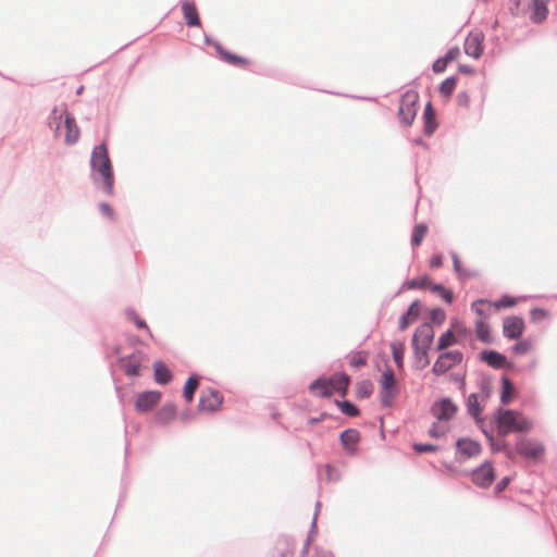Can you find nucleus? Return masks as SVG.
<instances>
[{"label":"nucleus","mask_w":557,"mask_h":557,"mask_svg":"<svg viewBox=\"0 0 557 557\" xmlns=\"http://www.w3.org/2000/svg\"><path fill=\"white\" fill-rule=\"evenodd\" d=\"M467 405H468L469 413L471 416L476 418L481 413L482 408L479 405V397H478V395H475V394L469 395Z\"/></svg>","instance_id":"obj_38"},{"label":"nucleus","mask_w":557,"mask_h":557,"mask_svg":"<svg viewBox=\"0 0 557 557\" xmlns=\"http://www.w3.org/2000/svg\"><path fill=\"white\" fill-rule=\"evenodd\" d=\"M459 54H460L459 48L458 47H454V48L448 50V52L446 53L444 59L449 63V62H453V61L457 60Z\"/></svg>","instance_id":"obj_50"},{"label":"nucleus","mask_w":557,"mask_h":557,"mask_svg":"<svg viewBox=\"0 0 557 557\" xmlns=\"http://www.w3.org/2000/svg\"><path fill=\"white\" fill-rule=\"evenodd\" d=\"M515 387L509 379L504 377L503 379V391L500 395V400L503 404H508L511 400V397L513 395Z\"/></svg>","instance_id":"obj_32"},{"label":"nucleus","mask_w":557,"mask_h":557,"mask_svg":"<svg viewBox=\"0 0 557 557\" xmlns=\"http://www.w3.org/2000/svg\"><path fill=\"white\" fill-rule=\"evenodd\" d=\"M472 310L480 317L482 318H486L488 314H490V311H491V302L484 300V299H479V300H475L473 304H472Z\"/></svg>","instance_id":"obj_29"},{"label":"nucleus","mask_w":557,"mask_h":557,"mask_svg":"<svg viewBox=\"0 0 557 557\" xmlns=\"http://www.w3.org/2000/svg\"><path fill=\"white\" fill-rule=\"evenodd\" d=\"M457 102L460 107L467 108L470 103V96L466 91H461L457 96Z\"/></svg>","instance_id":"obj_51"},{"label":"nucleus","mask_w":557,"mask_h":557,"mask_svg":"<svg viewBox=\"0 0 557 557\" xmlns=\"http://www.w3.org/2000/svg\"><path fill=\"white\" fill-rule=\"evenodd\" d=\"M453 263H454V270L458 274V277L460 280H467L476 276V272L474 270L465 269L461 265L460 259L456 253L451 255Z\"/></svg>","instance_id":"obj_25"},{"label":"nucleus","mask_w":557,"mask_h":557,"mask_svg":"<svg viewBox=\"0 0 557 557\" xmlns=\"http://www.w3.org/2000/svg\"><path fill=\"white\" fill-rule=\"evenodd\" d=\"M459 72L465 73V74H473L474 73L472 67H470L468 65H463V64L459 65Z\"/></svg>","instance_id":"obj_57"},{"label":"nucleus","mask_w":557,"mask_h":557,"mask_svg":"<svg viewBox=\"0 0 557 557\" xmlns=\"http://www.w3.org/2000/svg\"><path fill=\"white\" fill-rule=\"evenodd\" d=\"M451 332L454 334H456V336L461 341L462 338L466 337L467 333H468V330L466 327V325L460 322L459 320H451L450 322V327Z\"/></svg>","instance_id":"obj_40"},{"label":"nucleus","mask_w":557,"mask_h":557,"mask_svg":"<svg viewBox=\"0 0 557 557\" xmlns=\"http://www.w3.org/2000/svg\"><path fill=\"white\" fill-rule=\"evenodd\" d=\"M99 209L103 215H106L109 219H113V215H114L113 210L109 203H107V202L100 203Z\"/></svg>","instance_id":"obj_53"},{"label":"nucleus","mask_w":557,"mask_h":557,"mask_svg":"<svg viewBox=\"0 0 557 557\" xmlns=\"http://www.w3.org/2000/svg\"><path fill=\"white\" fill-rule=\"evenodd\" d=\"M426 233H428L426 224L420 223V224L416 225L413 233H412V238H411L412 245L419 246L422 243V240L424 239Z\"/></svg>","instance_id":"obj_31"},{"label":"nucleus","mask_w":557,"mask_h":557,"mask_svg":"<svg viewBox=\"0 0 557 557\" xmlns=\"http://www.w3.org/2000/svg\"><path fill=\"white\" fill-rule=\"evenodd\" d=\"M423 120H424V133L430 136L434 133V131L437 127V124L435 121V112H434L431 103H428L424 109Z\"/></svg>","instance_id":"obj_21"},{"label":"nucleus","mask_w":557,"mask_h":557,"mask_svg":"<svg viewBox=\"0 0 557 557\" xmlns=\"http://www.w3.org/2000/svg\"><path fill=\"white\" fill-rule=\"evenodd\" d=\"M475 333L478 338L483 343H491L492 336L488 324L483 320L479 319L475 321Z\"/></svg>","instance_id":"obj_27"},{"label":"nucleus","mask_w":557,"mask_h":557,"mask_svg":"<svg viewBox=\"0 0 557 557\" xmlns=\"http://www.w3.org/2000/svg\"><path fill=\"white\" fill-rule=\"evenodd\" d=\"M497 429L500 435L512 432H529L533 423L521 412L510 409H500L497 412Z\"/></svg>","instance_id":"obj_3"},{"label":"nucleus","mask_w":557,"mask_h":557,"mask_svg":"<svg viewBox=\"0 0 557 557\" xmlns=\"http://www.w3.org/2000/svg\"><path fill=\"white\" fill-rule=\"evenodd\" d=\"M413 449L417 453H429V451L436 450V446L431 445V444H414Z\"/></svg>","instance_id":"obj_49"},{"label":"nucleus","mask_w":557,"mask_h":557,"mask_svg":"<svg viewBox=\"0 0 557 557\" xmlns=\"http://www.w3.org/2000/svg\"><path fill=\"white\" fill-rule=\"evenodd\" d=\"M419 313V304L418 301H414L410 305L408 311L399 319V329L401 331L406 330L411 323H413L418 319Z\"/></svg>","instance_id":"obj_18"},{"label":"nucleus","mask_w":557,"mask_h":557,"mask_svg":"<svg viewBox=\"0 0 557 557\" xmlns=\"http://www.w3.org/2000/svg\"><path fill=\"white\" fill-rule=\"evenodd\" d=\"M484 35L481 32H472L465 40V52L467 55L479 59L484 50Z\"/></svg>","instance_id":"obj_12"},{"label":"nucleus","mask_w":557,"mask_h":557,"mask_svg":"<svg viewBox=\"0 0 557 557\" xmlns=\"http://www.w3.org/2000/svg\"><path fill=\"white\" fill-rule=\"evenodd\" d=\"M442 263H443L442 255H435L430 260V267L433 269L440 268L442 265Z\"/></svg>","instance_id":"obj_55"},{"label":"nucleus","mask_w":557,"mask_h":557,"mask_svg":"<svg viewBox=\"0 0 557 557\" xmlns=\"http://www.w3.org/2000/svg\"><path fill=\"white\" fill-rule=\"evenodd\" d=\"M447 64L448 62L444 59V58H441V59H437L434 63H433V71L435 73H442L445 71V69L447 67Z\"/></svg>","instance_id":"obj_48"},{"label":"nucleus","mask_w":557,"mask_h":557,"mask_svg":"<svg viewBox=\"0 0 557 557\" xmlns=\"http://www.w3.org/2000/svg\"><path fill=\"white\" fill-rule=\"evenodd\" d=\"M457 449L462 456L470 458L480 455L482 448L475 441L461 438L457 442Z\"/></svg>","instance_id":"obj_16"},{"label":"nucleus","mask_w":557,"mask_h":557,"mask_svg":"<svg viewBox=\"0 0 557 557\" xmlns=\"http://www.w3.org/2000/svg\"><path fill=\"white\" fill-rule=\"evenodd\" d=\"M373 385L370 381L359 382L356 386V394L359 398H367L372 394Z\"/></svg>","instance_id":"obj_37"},{"label":"nucleus","mask_w":557,"mask_h":557,"mask_svg":"<svg viewBox=\"0 0 557 557\" xmlns=\"http://www.w3.org/2000/svg\"><path fill=\"white\" fill-rule=\"evenodd\" d=\"M380 399L384 407H391L399 394L398 382L392 369H386L379 381Z\"/></svg>","instance_id":"obj_5"},{"label":"nucleus","mask_w":557,"mask_h":557,"mask_svg":"<svg viewBox=\"0 0 557 557\" xmlns=\"http://www.w3.org/2000/svg\"><path fill=\"white\" fill-rule=\"evenodd\" d=\"M341 411L349 417H356L359 413L358 408L349 401H336Z\"/></svg>","instance_id":"obj_42"},{"label":"nucleus","mask_w":557,"mask_h":557,"mask_svg":"<svg viewBox=\"0 0 557 557\" xmlns=\"http://www.w3.org/2000/svg\"><path fill=\"white\" fill-rule=\"evenodd\" d=\"M438 295L447 302V304H451L453 300H454V295H453V292L447 289V288H444L441 293H438Z\"/></svg>","instance_id":"obj_54"},{"label":"nucleus","mask_w":557,"mask_h":557,"mask_svg":"<svg viewBox=\"0 0 557 557\" xmlns=\"http://www.w3.org/2000/svg\"><path fill=\"white\" fill-rule=\"evenodd\" d=\"M175 413H176L175 407L172 405H166L159 410L158 420L161 422H164V423L169 422L175 417Z\"/></svg>","instance_id":"obj_36"},{"label":"nucleus","mask_w":557,"mask_h":557,"mask_svg":"<svg viewBox=\"0 0 557 557\" xmlns=\"http://www.w3.org/2000/svg\"><path fill=\"white\" fill-rule=\"evenodd\" d=\"M49 126L51 129H54L55 136H60L64 133V141L66 145H73L79 138V127L75 119L67 113L65 106L52 110Z\"/></svg>","instance_id":"obj_2"},{"label":"nucleus","mask_w":557,"mask_h":557,"mask_svg":"<svg viewBox=\"0 0 557 557\" xmlns=\"http://www.w3.org/2000/svg\"><path fill=\"white\" fill-rule=\"evenodd\" d=\"M221 54L225 61H227L234 65L244 66L249 63V61L247 59L235 55V54L224 53V52H221Z\"/></svg>","instance_id":"obj_43"},{"label":"nucleus","mask_w":557,"mask_h":557,"mask_svg":"<svg viewBox=\"0 0 557 557\" xmlns=\"http://www.w3.org/2000/svg\"><path fill=\"white\" fill-rule=\"evenodd\" d=\"M161 399V393L148 391L140 393L135 401V409L139 412H147L154 408Z\"/></svg>","instance_id":"obj_14"},{"label":"nucleus","mask_w":557,"mask_h":557,"mask_svg":"<svg viewBox=\"0 0 557 557\" xmlns=\"http://www.w3.org/2000/svg\"><path fill=\"white\" fill-rule=\"evenodd\" d=\"M459 342H460V339L449 329L440 336L438 343H437V350H445L448 347H450Z\"/></svg>","instance_id":"obj_26"},{"label":"nucleus","mask_w":557,"mask_h":557,"mask_svg":"<svg viewBox=\"0 0 557 557\" xmlns=\"http://www.w3.org/2000/svg\"><path fill=\"white\" fill-rule=\"evenodd\" d=\"M419 95L414 90L406 91L400 99L398 114L405 125H411L418 112Z\"/></svg>","instance_id":"obj_7"},{"label":"nucleus","mask_w":557,"mask_h":557,"mask_svg":"<svg viewBox=\"0 0 557 557\" xmlns=\"http://www.w3.org/2000/svg\"><path fill=\"white\" fill-rule=\"evenodd\" d=\"M446 319L445 312L442 309H435L432 311V321L442 324Z\"/></svg>","instance_id":"obj_47"},{"label":"nucleus","mask_w":557,"mask_h":557,"mask_svg":"<svg viewBox=\"0 0 557 557\" xmlns=\"http://www.w3.org/2000/svg\"><path fill=\"white\" fill-rule=\"evenodd\" d=\"M525 324L522 318L507 317L503 321L504 336L509 339H518L524 332Z\"/></svg>","instance_id":"obj_13"},{"label":"nucleus","mask_w":557,"mask_h":557,"mask_svg":"<svg viewBox=\"0 0 557 557\" xmlns=\"http://www.w3.org/2000/svg\"><path fill=\"white\" fill-rule=\"evenodd\" d=\"M431 288L432 292L434 293H441L445 287L441 284H432L431 283V286H429Z\"/></svg>","instance_id":"obj_58"},{"label":"nucleus","mask_w":557,"mask_h":557,"mask_svg":"<svg viewBox=\"0 0 557 557\" xmlns=\"http://www.w3.org/2000/svg\"><path fill=\"white\" fill-rule=\"evenodd\" d=\"M456 85H457V81L455 77L446 78L440 86L441 95H443L445 98H449L453 95V92L456 88Z\"/></svg>","instance_id":"obj_34"},{"label":"nucleus","mask_w":557,"mask_h":557,"mask_svg":"<svg viewBox=\"0 0 557 557\" xmlns=\"http://www.w3.org/2000/svg\"><path fill=\"white\" fill-rule=\"evenodd\" d=\"M324 418H325V414H322L320 418H311V419H309L308 422L310 424L318 423V422L322 421Z\"/></svg>","instance_id":"obj_59"},{"label":"nucleus","mask_w":557,"mask_h":557,"mask_svg":"<svg viewBox=\"0 0 557 557\" xmlns=\"http://www.w3.org/2000/svg\"><path fill=\"white\" fill-rule=\"evenodd\" d=\"M90 164L94 180H101L103 191L108 195H113L114 174L106 144L98 145L94 148Z\"/></svg>","instance_id":"obj_1"},{"label":"nucleus","mask_w":557,"mask_h":557,"mask_svg":"<svg viewBox=\"0 0 557 557\" xmlns=\"http://www.w3.org/2000/svg\"><path fill=\"white\" fill-rule=\"evenodd\" d=\"M516 451L523 458L540 461L545 455V446L536 440L523 437L516 443Z\"/></svg>","instance_id":"obj_8"},{"label":"nucleus","mask_w":557,"mask_h":557,"mask_svg":"<svg viewBox=\"0 0 557 557\" xmlns=\"http://www.w3.org/2000/svg\"><path fill=\"white\" fill-rule=\"evenodd\" d=\"M516 305V301L509 297H503L499 299L496 304V308H504V307H512Z\"/></svg>","instance_id":"obj_52"},{"label":"nucleus","mask_w":557,"mask_h":557,"mask_svg":"<svg viewBox=\"0 0 557 557\" xmlns=\"http://www.w3.org/2000/svg\"><path fill=\"white\" fill-rule=\"evenodd\" d=\"M141 362L143 355L140 352H135L120 360L121 368L123 369L125 374L129 376L139 375Z\"/></svg>","instance_id":"obj_15"},{"label":"nucleus","mask_w":557,"mask_h":557,"mask_svg":"<svg viewBox=\"0 0 557 557\" xmlns=\"http://www.w3.org/2000/svg\"><path fill=\"white\" fill-rule=\"evenodd\" d=\"M472 482L479 487H488L495 480V470L491 462L485 461L472 474Z\"/></svg>","instance_id":"obj_10"},{"label":"nucleus","mask_w":557,"mask_h":557,"mask_svg":"<svg viewBox=\"0 0 557 557\" xmlns=\"http://www.w3.org/2000/svg\"><path fill=\"white\" fill-rule=\"evenodd\" d=\"M548 317V312L541 308H535L531 310V318L533 321H541Z\"/></svg>","instance_id":"obj_45"},{"label":"nucleus","mask_w":557,"mask_h":557,"mask_svg":"<svg viewBox=\"0 0 557 557\" xmlns=\"http://www.w3.org/2000/svg\"><path fill=\"white\" fill-rule=\"evenodd\" d=\"M533 349V342L530 338L519 341L512 347L515 355H527Z\"/></svg>","instance_id":"obj_30"},{"label":"nucleus","mask_w":557,"mask_h":557,"mask_svg":"<svg viewBox=\"0 0 557 557\" xmlns=\"http://www.w3.org/2000/svg\"><path fill=\"white\" fill-rule=\"evenodd\" d=\"M223 403V397L215 392H211V411L216 410Z\"/></svg>","instance_id":"obj_46"},{"label":"nucleus","mask_w":557,"mask_h":557,"mask_svg":"<svg viewBox=\"0 0 557 557\" xmlns=\"http://www.w3.org/2000/svg\"><path fill=\"white\" fill-rule=\"evenodd\" d=\"M408 285L410 288H425L431 286V281L424 276L410 281Z\"/></svg>","instance_id":"obj_44"},{"label":"nucleus","mask_w":557,"mask_h":557,"mask_svg":"<svg viewBox=\"0 0 557 557\" xmlns=\"http://www.w3.org/2000/svg\"><path fill=\"white\" fill-rule=\"evenodd\" d=\"M391 350L397 368L401 369L404 366L405 344L403 342H393Z\"/></svg>","instance_id":"obj_28"},{"label":"nucleus","mask_w":557,"mask_h":557,"mask_svg":"<svg viewBox=\"0 0 557 557\" xmlns=\"http://www.w3.org/2000/svg\"><path fill=\"white\" fill-rule=\"evenodd\" d=\"M368 354L364 351H358L354 354L349 360V364L355 368L363 367L367 364Z\"/></svg>","instance_id":"obj_41"},{"label":"nucleus","mask_w":557,"mask_h":557,"mask_svg":"<svg viewBox=\"0 0 557 557\" xmlns=\"http://www.w3.org/2000/svg\"><path fill=\"white\" fill-rule=\"evenodd\" d=\"M547 2L548 0H533V15L535 22H542L547 16Z\"/></svg>","instance_id":"obj_24"},{"label":"nucleus","mask_w":557,"mask_h":557,"mask_svg":"<svg viewBox=\"0 0 557 557\" xmlns=\"http://www.w3.org/2000/svg\"><path fill=\"white\" fill-rule=\"evenodd\" d=\"M462 361V354L458 350L443 352L438 356L432 367V372L442 375Z\"/></svg>","instance_id":"obj_9"},{"label":"nucleus","mask_w":557,"mask_h":557,"mask_svg":"<svg viewBox=\"0 0 557 557\" xmlns=\"http://www.w3.org/2000/svg\"><path fill=\"white\" fill-rule=\"evenodd\" d=\"M433 338L434 330L430 323L419 325L412 337V346L416 355L426 358Z\"/></svg>","instance_id":"obj_6"},{"label":"nucleus","mask_w":557,"mask_h":557,"mask_svg":"<svg viewBox=\"0 0 557 557\" xmlns=\"http://www.w3.org/2000/svg\"><path fill=\"white\" fill-rule=\"evenodd\" d=\"M154 369V380L159 384H166L171 381L172 374L171 371L168 369V367L162 363L161 361H158L153 366Z\"/></svg>","instance_id":"obj_22"},{"label":"nucleus","mask_w":557,"mask_h":557,"mask_svg":"<svg viewBox=\"0 0 557 557\" xmlns=\"http://www.w3.org/2000/svg\"><path fill=\"white\" fill-rule=\"evenodd\" d=\"M482 359L491 367L503 368L506 364V357L497 351H483Z\"/></svg>","instance_id":"obj_23"},{"label":"nucleus","mask_w":557,"mask_h":557,"mask_svg":"<svg viewBox=\"0 0 557 557\" xmlns=\"http://www.w3.org/2000/svg\"><path fill=\"white\" fill-rule=\"evenodd\" d=\"M359 432L355 429L345 430L341 434V442L343 446L350 453L355 451L356 445L359 442Z\"/></svg>","instance_id":"obj_19"},{"label":"nucleus","mask_w":557,"mask_h":557,"mask_svg":"<svg viewBox=\"0 0 557 557\" xmlns=\"http://www.w3.org/2000/svg\"><path fill=\"white\" fill-rule=\"evenodd\" d=\"M509 483V478H504L500 482L496 485V493L503 492Z\"/></svg>","instance_id":"obj_56"},{"label":"nucleus","mask_w":557,"mask_h":557,"mask_svg":"<svg viewBox=\"0 0 557 557\" xmlns=\"http://www.w3.org/2000/svg\"><path fill=\"white\" fill-rule=\"evenodd\" d=\"M269 557H294V547L286 539L278 540L271 549Z\"/></svg>","instance_id":"obj_17"},{"label":"nucleus","mask_w":557,"mask_h":557,"mask_svg":"<svg viewBox=\"0 0 557 557\" xmlns=\"http://www.w3.org/2000/svg\"><path fill=\"white\" fill-rule=\"evenodd\" d=\"M182 11H183L184 18L188 26L200 25L197 9L193 3L188 2V1L183 2Z\"/></svg>","instance_id":"obj_20"},{"label":"nucleus","mask_w":557,"mask_h":557,"mask_svg":"<svg viewBox=\"0 0 557 557\" xmlns=\"http://www.w3.org/2000/svg\"><path fill=\"white\" fill-rule=\"evenodd\" d=\"M449 431V425L446 422L437 421L429 430V434L432 437L438 438L444 436Z\"/></svg>","instance_id":"obj_33"},{"label":"nucleus","mask_w":557,"mask_h":557,"mask_svg":"<svg viewBox=\"0 0 557 557\" xmlns=\"http://www.w3.org/2000/svg\"><path fill=\"white\" fill-rule=\"evenodd\" d=\"M349 376L335 373L329 379H319L310 385V391L320 397H331L334 394L345 396L349 385Z\"/></svg>","instance_id":"obj_4"},{"label":"nucleus","mask_w":557,"mask_h":557,"mask_svg":"<svg viewBox=\"0 0 557 557\" xmlns=\"http://www.w3.org/2000/svg\"><path fill=\"white\" fill-rule=\"evenodd\" d=\"M198 387V379L189 377L184 387V397L187 401H191L195 391Z\"/></svg>","instance_id":"obj_39"},{"label":"nucleus","mask_w":557,"mask_h":557,"mask_svg":"<svg viewBox=\"0 0 557 557\" xmlns=\"http://www.w3.org/2000/svg\"><path fill=\"white\" fill-rule=\"evenodd\" d=\"M432 414L437 421L446 422L453 419L457 412V406L449 399L444 398L432 406Z\"/></svg>","instance_id":"obj_11"},{"label":"nucleus","mask_w":557,"mask_h":557,"mask_svg":"<svg viewBox=\"0 0 557 557\" xmlns=\"http://www.w3.org/2000/svg\"><path fill=\"white\" fill-rule=\"evenodd\" d=\"M126 317L129 321L134 322L137 327L146 330L149 336L153 338V335L149 330L148 325L146 324V322L134 310H127Z\"/></svg>","instance_id":"obj_35"}]
</instances>
